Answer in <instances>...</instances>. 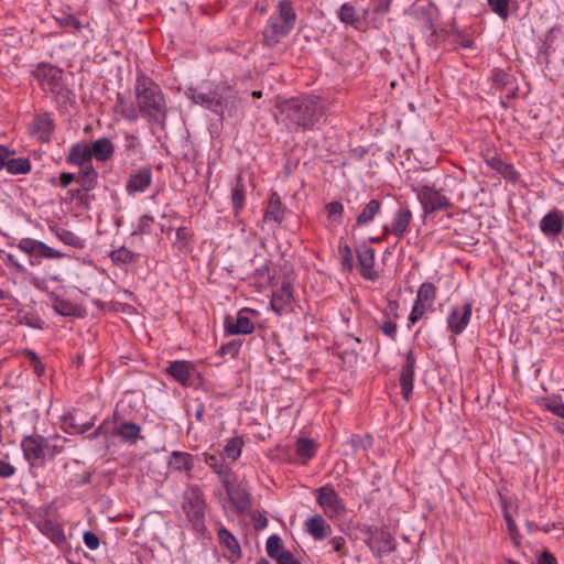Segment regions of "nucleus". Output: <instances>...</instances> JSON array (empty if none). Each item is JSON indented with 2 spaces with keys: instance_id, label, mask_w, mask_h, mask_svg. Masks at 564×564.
I'll return each instance as SVG.
<instances>
[{
  "instance_id": "1",
  "label": "nucleus",
  "mask_w": 564,
  "mask_h": 564,
  "mask_svg": "<svg viewBox=\"0 0 564 564\" xmlns=\"http://www.w3.org/2000/svg\"><path fill=\"white\" fill-rule=\"evenodd\" d=\"M278 109L281 122L290 132L313 130L325 112L323 100L313 95L283 100Z\"/></svg>"
},
{
  "instance_id": "2",
  "label": "nucleus",
  "mask_w": 564,
  "mask_h": 564,
  "mask_svg": "<svg viewBox=\"0 0 564 564\" xmlns=\"http://www.w3.org/2000/svg\"><path fill=\"white\" fill-rule=\"evenodd\" d=\"M138 115L149 122L163 123L166 119L167 107L161 87L148 75L140 72L134 84Z\"/></svg>"
},
{
  "instance_id": "3",
  "label": "nucleus",
  "mask_w": 564,
  "mask_h": 564,
  "mask_svg": "<svg viewBox=\"0 0 564 564\" xmlns=\"http://www.w3.org/2000/svg\"><path fill=\"white\" fill-rule=\"evenodd\" d=\"M189 97L196 105L224 117L232 116L238 107L237 91L227 83L220 82L207 90L189 88Z\"/></svg>"
},
{
  "instance_id": "4",
  "label": "nucleus",
  "mask_w": 564,
  "mask_h": 564,
  "mask_svg": "<svg viewBox=\"0 0 564 564\" xmlns=\"http://www.w3.org/2000/svg\"><path fill=\"white\" fill-rule=\"evenodd\" d=\"M67 438L58 434L43 436L37 433L25 435L21 441V448L25 460L32 467L44 465L46 459L54 458L65 448Z\"/></svg>"
},
{
  "instance_id": "5",
  "label": "nucleus",
  "mask_w": 564,
  "mask_h": 564,
  "mask_svg": "<svg viewBox=\"0 0 564 564\" xmlns=\"http://www.w3.org/2000/svg\"><path fill=\"white\" fill-rule=\"evenodd\" d=\"M296 20L297 15L292 2L280 0L262 31L263 44L270 48L275 47L282 39L292 32Z\"/></svg>"
},
{
  "instance_id": "6",
  "label": "nucleus",
  "mask_w": 564,
  "mask_h": 564,
  "mask_svg": "<svg viewBox=\"0 0 564 564\" xmlns=\"http://www.w3.org/2000/svg\"><path fill=\"white\" fill-rule=\"evenodd\" d=\"M182 510L186 514L188 522L194 531L202 533L205 531V511L207 503L202 489L192 485L183 492Z\"/></svg>"
},
{
  "instance_id": "7",
  "label": "nucleus",
  "mask_w": 564,
  "mask_h": 564,
  "mask_svg": "<svg viewBox=\"0 0 564 564\" xmlns=\"http://www.w3.org/2000/svg\"><path fill=\"white\" fill-rule=\"evenodd\" d=\"M33 76L43 90L50 91L59 101L69 99L72 91L63 82V70L52 64L41 63L33 70Z\"/></svg>"
},
{
  "instance_id": "8",
  "label": "nucleus",
  "mask_w": 564,
  "mask_h": 564,
  "mask_svg": "<svg viewBox=\"0 0 564 564\" xmlns=\"http://www.w3.org/2000/svg\"><path fill=\"white\" fill-rule=\"evenodd\" d=\"M412 191L416 194L424 215L447 210L453 207L452 202L444 194L443 189L437 188L434 183L412 185Z\"/></svg>"
},
{
  "instance_id": "9",
  "label": "nucleus",
  "mask_w": 564,
  "mask_h": 564,
  "mask_svg": "<svg viewBox=\"0 0 564 564\" xmlns=\"http://www.w3.org/2000/svg\"><path fill=\"white\" fill-rule=\"evenodd\" d=\"M316 502L329 519H335L346 512L343 498L330 484L315 489Z\"/></svg>"
},
{
  "instance_id": "10",
  "label": "nucleus",
  "mask_w": 564,
  "mask_h": 564,
  "mask_svg": "<svg viewBox=\"0 0 564 564\" xmlns=\"http://www.w3.org/2000/svg\"><path fill=\"white\" fill-rule=\"evenodd\" d=\"M441 13L440 9L432 2H429L426 6H423L417 11V21L422 31H429L430 35L426 39V42L430 45H434L436 42V37L442 33H446L444 30H437L435 28V21L438 20Z\"/></svg>"
},
{
  "instance_id": "11",
  "label": "nucleus",
  "mask_w": 564,
  "mask_h": 564,
  "mask_svg": "<svg viewBox=\"0 0 564 564\" xmlns=\"http://www.w3.org/2000/svg\"><path fill=\"white\" fill-rule=\"evenodd\" d=\"M356 254L360 275L369 281L377 280L379 278V273L373 269L375 250L366 243H362L356 248Z\"/></svg>"
},
{
  "instance_id": "12",
  "label": "nucleus",
  "mask_w": 564,
  "mask_h": 564,
  "mask_svg": "<svg viewBox=\"0 0 564 564\" xmlns=\"http://www.w3.org/2000/svg\"><path fill=\"white\" fill-rule=\"evenodd\" d=\"M235 479H229V484L223 485L226 494L235 506L238 513H246L251 511V496L248 490L241 486H235Z\"/></svg>"
},
{
  "instance_id": "13",
  "label": "nucleus",
  "mask_w": 564,
  "mask_h": 564,
  "mask_svg": "<svg viewBox=\"0 0 564 564\" xmlns=\"http://www.w3.org/2000/svg\"><path fill=\"white\" fill-rule=\"evenodd\" d=\"M415 365L416 357L412 350H409L404 356L400 373L401 394L405 401H409L412 394Z\"/></svg>"
},
{
  "instance_id": "14",
  "label": "nucleus",
  "mask_w": 564,
  "mask_h": 564,
  "mask_svg": "<svg viewBox=\"0 0 564 564\" xmlns=\"http://www.w3.org/2000/svg\"><path fill=\"white\" fill-rule=\"evenodd\" d=\"M412 218L413 215L411 209L408 206H400L393 215L391 226L383 227L384 235L392 234L398 239L403 238L404 235L409 231V226L412 221Z\"/></svg>"
},
{
  "instance_id": "15",
  "label": "nucleus",
  "mask_w": 564,
  "mask_h": 564,
  "mask_svg": "<svg viewBox=\"0 0 564 564\" xmlns=\"http://www.w3.org/2000/svg\"><path fill=\"white\" fill-rule=\"evenodd\" d=\"M471 312L473 306L469 302L454 306L447 317L448 329L455 335L462 334L470 321Z\"/></svg>"
},
{
  "instance_id": "16",
  "label": "nucleus",
  "mask_w": 564,
  "mask_h": 564,
  "mask_svg": "<svg viewBox=\"0 0 564 564\" xmlns=\"http://www.w3.org/2000/svg\"><path fill=\"white\" fill-rule=\"evenodd\" d=\"M165 372L172 379L186 387L189 386L192 376L196 373V367L188 360H174L169 362Z\"/></svg>"
},
{
  "instance_id": "17",
  "label": "nucleus",
  "mask_w": 564,
  "mask_h": 564,
  "mask_svg": "<svg viewBox=\"0 0 564 564\" xmlns=\"http://www.w3.org/2000/svg\"><path fill=\"white\" fill-rule=\"evenodd\" d=\"M224 329L227 335H247L253 332L254 324L242 312H239L237 316H225Z\"/></svg>"
},
{
  "instance_id": "18",
  "label": "nucleus",
  "mask_w": 564,
  "mask_h": 564,
  "mask_svg": "<svg viewBox=\"0 0 564 564\" xmlns=\"http://www.w3.org/2000/svg\"><path fill=\"white\" fill-rule=\"evenodd\" d=\"M54 129L55 124L51 113L41 112L35 115L30 131L39 141L47 142L51 139Z\"/></svg>"
},
{
  "instance_id": "19",
  "label": "nucleus",
  "mask_w": 564,
  "mask_h": 564,
  "mask_svg": "<svg viewBox=\"0 0 564 564\" xmlns=\"http://www.w3.org/2000/svg\"><path fill=\"white\" fill-rule=\"evenodd\" d=\"M152 183V169L142 166L138 171L132 172L127 181L126 191L128 194L143 193Z\"/></svg>"
},
{
  "instance_id": "20",
  "label": "nucleus",
  "mask_w": 564,
  "mask_h": 564,
  "mask_svg": "<svg viewBox=\"0 0 564 564\" xmlns=\"http://www.w3.org/2000/svg\"><path fill=\"white\" fill-rule=\"evenodd\" d=\"M371 540L375 545L371 546L377 556H382L395 551L397 542L392 534L379 528L370 529Z\"/></svg>"
},
{
  "instance_id": "21",
  "label": "nucleus",
  "mask_w": 564,
  "mask_h": 564,
  "mask_svg": "<svg viewBox=\"0 0 564 564\" xmlns=\"http://www.w3.org/2000/svg\"><path fill=\"white\" fill-rule=\"evenodd\" d=\"M540 229L546 237H557L564 230V215L558 209L550 210L540 220Z\"/></svg>"
},
{
  "instance_id": "22",
  "label": "nucleus",
  "mask_w": 564,
  "mask_h": 564,
  "mask_svg": "<svg viewBox=\"0 0 564 564\" xmlns=\"http://www.w3.org/2000/svg\"><path fill=\"white\" fill-rule=\"evenodd\" d=\"M305 531L308 533L315 541H322L332 535V527L330 524L321 516L314 514L310 517L305 523Z\"/></svg>"
},
{
  "instance_id": "23",
  "label": "nucleus",
  "mask_w": 564,
  "mask_h": 564,
  "mask_svg": "<svg viewBox=\"0 0 564 564\" xmlns=\"http://www.w3.org/2000/svg\"><path fill=\"white\" fill-rule=\"evenodd\" d=\"M491 80L494 87L498 90H503L510 87L506 95L508 99H513L517 96L518 87L514 86L516 78L510 73L501 68H494L491 70Z\"/></svg>"
},
{
  "instance_id": "24",
  "label": "nucleus",
  "mask_w": 564,
  "mask_h": 564,
  "mask_svg": "<svg viewBox=\"0 0 564 564\" xmlns=\"http://www.w3.org/2000/svg\"><path fill=\"white\" fill-rule=\"evenodd\" d=\"M112 436L119 437L122 443L134 445L141 436V426L133 422H121L112 431Z\"/></svg>"
},
{
  "instance_id": "25",
  "label": "nucleus",
  "mask_w": 564,
  "mask_h": 564,
  "mask_svg": "<svg viewBox=\"0 0 564 564\" xmlns=\"http://www.w3.org/2000/svg\"><path fill=\"white\" fill-rule=\"evenodd\" d=\"M218 541L227 550L225 556L232 563L241 557V549L237 539L225 527L218 530Z\"/></svg>"
},
{
  "instance_id": "26",
  "label": "nucleus",
  "mask_w": 564,
  "mask_h": 564,
  "mask_svg": "<svg viewBox=\"0 0 564 564\" xmlns=\"http://www.w3.org/2000/svg\"><path fill=\"white\" fill-rule=\"evenodd\" d=\"M36 527L40 532L48 538L55 545L62 546L63 544H66V535L63 528L58 523L48 519H44L37 522Z\"/></svg>"
},
{
  "instance_id": "27",
  "label": "nucleus",
  "mask_w": 564,
  "mask_h": 564,
  "mask_svg": "<svg viewBox=\"0 0 564 564\" xmlns=\"http://www.w3.org/2000/svg\"><path fill=\"white\" fill-rule=\"evenodd\" d=\"M91 159L93 156L89 145L83 142H77L70 147L66 161L72 165L85 166L86 164H93Z\"/></svg>"
},
{
  "instance_id": "28",
  "label": "nucleus",
  "mask_w": 564,
  "mask_h": 564,
  "mask_svg": "<svg viewBox=\"0 0 564 564\" xmlns=\"http://www.w3.org/2000/svg\"><path fill=\"white\" fill-rule=\"evenodd\" d=\"M485 162L489 169L499 173L503 178L512 182L519 180V173L516 171L514 166L511 163L503 162L500 156H486Z\"/></svg>"
},
{
  "instance_id": "29",
  "label": "nucleus",
  "mask_w": 564,
  "mask_h": 564,
  "mask_svg": "<svg viewBox=\"0 0 564 564\" xmlns=\"http://www.w3.org/2000/svg\"><path fill=\"white\" fill-rule=\"evenodd\" d=\"M293 302V288L289 281H283L281 286L273 292L271 306L278 313L281 314V311L284 306L290 305Z\"/></svg>"
},
{
  "instance_id": "30",
  "label": "nucleus",
  "mask_w": 564,
  "mask_h": 564,
  "mask_svg": "<svg viewBox=\"0 0 564 564\" xmlns=\"http://www.w3.org/2000/svg\"><path fill=\"white\" fill-rule=\"evenodd\" d=\"M284 218V208L281 202V197L276 192L270 195L267 209L263 215L264 223H274L280 225Z\"/></svg>"
},
{
  "instance_id": "31",
  "label": "nucleus",
  "mask_w": 564,
  "mask_h": 564,
  "mask_svg": "<svg viewBox=\"0 0 564 564\" xmlns=\"http://www.w3.org/2000/svg\"><path fill=\"white\" fill-rule=\"evenodd\" d=\"M205 463L220 477L223 485L229 484V479H235L234 471L225 464L221 456L205 454Z\"/></svg>"
},
{
  "instance_id": "32",
  "label": "nucleus",
  "mask_w": 564,
  "mask_h": 564,
  "mask_svg": "<svg viewBox=\"0 0 564 564\" xmlns=\"http://www.w3.org/2000/svg\"><path fill=\"white\" fill-rule=\"evenodd\" d=\"M51 302L53 310L61 316L65 317H79L82 316V308L79 305L62 299L57 294H51Z\"/></svg>"
},
{
  "instance_id": "33",
  "label": "nucleus",
  "mask_w": 564,
  "mask_h": 564,
  "mask_svg": "<svg viewBox=\"0 0 564 564\" xmlns=\"http://www.w3.org/2000/svg\"><path fill=\"white\" fill-rule=\"evenodd\" d=\"M80 170L78 172L76 181L80 184V188L76 191L79 194L82 191L90 192L98 184V173L94 169L93 164H86L85 166H79Z\"/></svg>"
},
{
  "instance_id": "34",
  "label": "nucleus",
  "mask_w": 564,
  "mask_h": 564,
  "mask_svg": "<svg viewBox=\"0 0 564 564\" xmlns=\"http://www.w3.org/2000/svg\"><path fill=\"white\" fill-rule=\"evenodd\" d=\"M91 156H94L97 161L106 162L109 160L115 152V145L108 138H100L89 145Z\"/></svg>"
},
{
  "instance_id": "35",
  "label": "nucleus",
  "mask_w": 564,
  "mask_h": 564,
  "mask_svg": "<svg viewBox=\"0 0 564 564\" xmlns=\"http://www.w3.org/2000/svg\"><path fill=\"white\" fill-rule=\"evenodd\" d=\"M169 466L177 471L189 473L194 468V457L187 452L174 451L170 455Z\"/></svg>"
},
{
  "instance_id": "36",
  "label": "nucleus",
  "mask_w": 564,
  "mask_h": 564,
  "mask_svg": "<svg viewBox=\"0 0 564 564\" xmlns=\"http://www.w3.org/2000/svg\"><path fill=\"white\" fill-rule=\"evenodd\" d=\"M381 210V202L378 199L369 200L362 208L361 213L357 216L356 226H367Z\"/></svg>"
},
{
  "instance_id": "37",
  "label": "nucleus",
  "mask_w": 564,
  "mask_h": 564,
  "mask_svg": "<svg viewBox=\"0 0 564 564\" xmlns=\"http://www.w3.org/2000/svg\"><path fill=\"white\" fill-rule=\"evenodd\" d=\"M231 203L235 216H238L246 205V187L241 175L237 176L231 192Z\"/></svg>"
},
{
  "instance_id": "38",
  "label": "nucleus",
  "mask_w": 564,
  "mask_h": 564,
  "mask_svg": "<svg viewBox=\"0 0 564 564\" xmlns=\"http://www.w3.org/2000/svg\"><path fill=\"white\" fill-rule=\"evenodd\" d=\"M437 289L432 282H423L416 295V302L427 306L430 308L436 300Z\"/></svg>"
},
{
  "instance_id": "39",
  "label": "nucleus",
  "mask_w": 564,
  "mask_h": 564,
  "mask_svg": "<svg viewBox=\"0 0 564 564\" xmlns=\"http://www.w3.org/2000/svg\"><path fill=\"white\" fill-rule=\"evenodd\" d=\"M53 231L55 232V236L65 245L75 249L85 248V240L77 236L75 232L61 227L54 228Z\"/></svg>"
},
{
  "instance_id": "40",
  "label": "nucleus",
  "mask_w": 564,
  "mask_h": 564,
  "mask_svg": "<svg viewBox=\"0 0 564 564\" xmlns=\"http://www.w3.org/2000/svg\"><path fill=\"white\" fill-rule=\"evenodd\" d=\"M115 112L120 113L124 119L129 121H137L138 119V110L137 107L130 105L126 101V99L118 94L117 101L115 104Z\"/></svg>"
},
{
  "instance_id": "41",
  "label": "nucleus",
  "mask_w": 564,
  "mask_h": 564,
  "mask_svg": "<svg viewBox=\"0 0 564 564\" xmlns=\"http://www.w3.org/2000/svg\"><path fill=\"white\" fill-rule=\"evenodd\" d=\"M109 257L116 264L135 263L139 260V254L130 251L126 247H120L116 250H112Z\"/></svg>"
},
{
  "instance_id": "42",
  "label": "nucleus",
  "mask_w": 564,
  "mask_h": 564,
  "mask_svg": "<svg viewBox=\"0 0 564 564\" xmlns=\"http://www.w3.org/2000/svg\"><path fill=\"white\" fill-rule=\"evenodd\" d=\"M317 446L312 438H299L296 441V454L304 458L305 462L313 458L316 454Z\"/></svg>"
},
{
  "instance_id": "43",
  "label": "nucleus",
  "mask_w": 564,
  "mask_h": 564,
  "mask_svg": "<svg viewBox=\"0 0 564 564\" xmlns=\"http://www.w3.org/2000/svg\"><path fill=\"white\" fill-rule=\"evenodd\" d=\"M6 171L11 175L28 174L31 171V161L29 158L13 156Z\"/></svg>"
},
{
  "instance_id": "44",
  "label": "nucleus",
  "mask_w": 564,
  "mask_h": 564,
  "mask_svg": "<svg viewBox=\"0 0 564 564\" xmlns=\"http://www.w3.org/2000/svg\"><path fill=\"white\" fill-rule=\"evenodd\" d=\"M553 30L554 29H550L546 32V34L544 35L543 43L539 48V59H540L541 64L549 65L551 53L554 51V48H553V42H554Z\"/></svg>"
},
{
  "instance_id": "45",
  "label": "nucleus",
  "mask_w": 564,
  "mask_h": 564,
  "mask_svg": "<svg viewBox=\"0 0 564 564\" xmlns=\"http://www.w3.org/2000/svg\"><path fill=\"white\" fill-rule=\"evenodd\" d=\"M265 551L268 556L275 561L281 553L288 550L284 549L281 538L273 534L267 540Z\"/></svg>"
},
{
  "instance_id": "46",
  "label": "nucleus",
  "mask_w": 564,
  "mask_h": 564,
  "mask_svg": "<svg viewBox=\"0 0 564 564\" xmlns=\"http://www.w3.org/2000/svg\"><path fill=\"white\" fill-rule=\"evenodd\" d=\"M242 446L243 441L241 437H231L230 440L227 441V444L224 447V453L228 458L235 462L240 457Z\"/></svg>"
},
{
  "instance_id": "47",
  "label": "nucleus",
  "mask_w": 564,
  "mask_h": 564,
  "mask_svg": "<svg viewBox=\"0 0 564 564\" xmlns=\"http://www.w3.org/2000/svg\"><path fill=\"white\" fill-rule=\"evenodd\" d=\"M42 241L23 238L18 243V248L31 257L40 258Z\"/></svg>"
},
{
  "instance_id": "48",
  "label": "nucleus",
  "mask_w": 564,
  "mask_h": 564,
  "mask_svg": "<svg viewBox=\"0 0 564 564\" xmlns=\"http://www.w3.org/2000/svg\"><path fill=\"white\" fill-rule=\"evenodd\" d=\"M338 18L341 22L350 24V25H354L360 21V18L356 12L355 7L348 2L344 3L340 7V9L338 11Z\"/></svg>"
},
{
  "instance_id": "49",
  "label": "nucleus",
  "mask_w": 564,
  "mask_h": 564,
  "mask_svg": "<svg viewBox=\"0 0 564 564\" xmlns=\"http://www.w3.org/2000/svg\"><path fill=\"white\" fill-rule=\"evenodd\" d=\"M55 21L58 23L62 28H73L77 32L82 30V23L73 14L61 12L59 15L54 17Z\"/></svg>"
},
{
  "instance_id": "50",
  "label": "nucleus",
  "mask_w": 564,
  "mask_h": 564,
  "mask_svg": "<svg viewBox=\"0 0 564 564\" xmlns=\"http://www.w3.org/2000/svg\"><path fill=\"white\" fill-rule=\"evenodd\" d=\"M347 445L351 447L354 453L367 451L371 446V437H361L359 435H352L347 442Z\"/></svg>"
},
{
  "instance_id": "51",
  "label": "nucleus",
  "mask_w": 564,
  "mask_h": 564,
  "mask_svg": "<svg viewBox=\"0 0 564 564\" xmlns=\"http://www.w3.org/2000/svg\"><path fill=\"white\" fill-rule=\"evenodd\" d=\"M325 209L329 219L337 224L341 223L344 207L340 202L333 200L325 206Z\"/></svg>"
},
{
  "instance_id": "52",
  "label": "nucleus",
  "mask_w": 564,
  "mask_h": 564,
  "mask_svg": "<svg viewBox=\"0 0 564 564\" xmlns=\"http://www.w3.org/2000/svg\"><path fill=\"white\" fill-rule=\"evenodd\" d=\"M338 252L341 259V265L345 270L351 271L354 268V257L352 251L348 245H340L338 247Z\"/></svg>"
},
{
  "instance_id": "53",
  "label": "nucleus",
  "mask_w": 564,
  "mask_h": 564,
  "mask_svg": "<svg viewBox=\"0 0 564 564\" xmlns=\"http://www.w3.org/2000/svg\"><path fill=\"white\" fill-rule=\"evenodd\" d=\"M510 0H488L491 10L501 19L507 20L509 15Z\"/></svg>"
},
{
  "instance_id": "54",
  "label": "nucleus",
  "mask_w": 564,
  "mask_h": 564,
  "mask_svg": "<svg viewBox=\"0 0 564 564\" xmlns=\"http://www.w3.org/2000/svg\"><path fill=\"white\" fill-rule=\"evenodd\" d=\"M544 406L551 413L557 415L558 417L564 419V403L560 398H549L544 401Z\"/></svg>"
},
{
  "instance_id": "55",
  "label": "nucleus",
  "mask_w": 564,
  "mask_h": 564,
  "mask_svg": "<svg viewBox=\"0 0 564 564\" xmlns=\"http://www.w3.org/2000/svg\"><path fill=\"white\" fill-rule=\"evenodd\" d=\"M346 538L343 535L333 536L329 540V544L332 545V551L337 553L339 557H344L348 554L346 547Z\"/></svg>"
},
{
  "instance_id": "56",
  "label": "nucleus",
  "mask_w": 564,
  "mask_h": 564,
  "mask_svg": "<svg viewBox=\"0 0 564 564\" xmlns=\"http://www.w3.org/2000/svg\"><path fill=\"white\" fill-rule=\"evenodd\" d=\"M503 518L507 523V530H508L510 539L514 542L516 545H519L521 536H520V533H519V530H518V527H517L514 520L507 511L503 513Z\"/></svg>"
},
{
  "instance_id": "57",
  "label": "nucleus",
  "mask_w": 564,
  "mask_h": 564,
  "mask_svg": "<svg viewBox=\"0 0 564 564\" xmlns=\"http://www.w3.org/2000/svg\"><path fill=\"white\" fill-rule=\"evenodd\" d=\"M250 518L254 530L260 531L268 527V518L264 513L258 510L250 511Z\"/></svg>"
},
{
  "instance_id": "58",
  "label": "nucleus",
  "mask_w": 564,
  "mask_h": 564,
  "mask_svg": "<svg viewBox=\"0 0 564 564\" xmlns=\"http://www.w3.org/2000/svg\"><path fill=\"white\" fill-rule=\"evenodd\" d=\"M453 34L456 36V42L459 46L468 50H473L475 47L474 40L465 34L462 30L455 29L453 30Z\"/></svg>"
},
{
  "instance_id": "59",
  "label": "nucleus",
  "mask_w": 564,
  "mask_h": 564,
  "mask_svg": "<svg viewBox=\"0 0 564 564\" xmlns=\"http://www.w3.org/2000/svg\"><path fill=\"white\" fill-rule=\"evenodd\" d=\"M426 308L427 306L415 301L412 311L409 315V324L414 325L415 323H417L423 317Z\"/></svg>"
},
{
  "instance_id": "60",
  "label": "nucleus",
  "mask_w": 564,
  "mask_h": 564,
  "mask_svg": "<svg viewBox=\"0 0 564 564\" xmlns=\"http://www.w3.org/2000/svg\"><path fill=\"white\" fill-rule=\"evenodd\" d=\"M31 284L39 291L45 293L51 300V294H56L55 292L50 290L48 280L44 278L33 276L31 279Z\"/></svg>"
},
{
  "instance_id": "61",
  "label": "nucleus",
  "mask_w": 564,
  "mask_h": 564,
  "mask_svg": "<svg viewBox=\"0 0 564 564\" xmlns=\"http://www.w3.org/2000/svg\"><path fill=\"white\" fill-rule=\"evenodd\" d=\"M66 257L65 253L45 245L44 242H42V246H41V253H40V258H45V259H62Z\"/></svg>"
},
{
  "instance_id": "62",
  "label": "nucleus",
  "mask_w": 564,
  "mask_h": 564,
  "mask_svg": "<svg viewBox=\"0 0 564 564\" xmlns=\"http://www.w3.org/2000/svg\"><path fill=\"white\" fill-rule=\"evenodd\" d=\"M240 347H241L240 343H238L237 340H231L227 344H224L220 347V354L230 356L231 358H235L238 356Z\"/></svg>"
},
{
  "instance_id": "63",
  "label": "nucleus",
  "mask_w": 564,
  "mask_h": 564,
  "mask_svg": "<svg viewBox=\"0 0 564 564\" xmlns=\"http://www.w3.org/2000/svg\"><path fill=\"white\" fill-rule=\"evenodd\" d=\"M83 540H84L85 545L89 550L94 551L99 547L100 540H99L98 535L96 533H94L93 531H85L84 535H83Z\"/></svg>"
},
{
  "instance_id": "64",
  "label": "nucleus",
  "mask_w": 564,
  "mask_h": 564,
  "mask_svg": "<svg viewBox=\"0 0 564 564\" xmlns=\"http://www.w3.org/2000/svg\"><path fill=\"white\" fill-rule=\"evenodd\" d=\"M276 564H302L291 551L281 553L275 560Z\"/></svg>"
}]
</instances>
